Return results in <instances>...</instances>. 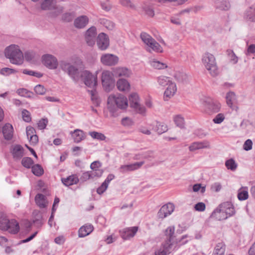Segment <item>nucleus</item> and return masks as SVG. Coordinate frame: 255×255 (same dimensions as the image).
<instances>
[{
  "mask_svg": "<svg viewBox=\"0 0 255 255\" xmlns=\"http://www.w3.org/2000/svg\"><path fill=\"white\" fill-rule=\"evenodd\" d=\"M128 105V100L124 95L109 96L107 101V107L109 111L112 114L113 116H116V111L118 109H125Z\"/></svg>",
  "mask_w": 255,
  "mask_h": 255,
  "instance_id": "f257e3e1",
  "label": "nucleus"
},
{
  "mask_svg": "<svg viewBox=\"0 0 255 255\" xmlns=\"http://www.w3.org/2000/svg\"><path fill=\"white\" fill-rule=\"evenodd\" d=\"M5 56L9 59L11 63L20 65L23 60V55L17 45H11L5 49Z\"/></svg>",
  "mask_w": 255,
  "mask_h": 255,
  "instance_id": "f03ea898",
  "label": "nucleus"
},
{
  "mask_svg": "<svg viewBox=\"0 0 255 255\" xmlns=\"http://www.w3.org/2000/svg\"><path fill=\"white\" fill-rule=\"evenodd\" d=\"M56 0H41L40 8L43 10H52L48 13V16L51 18H56L60 14L63 10L62 6H57Z\"/></svg>",
  "mask_w": 255,
  "mask_h": 255,
  "instance_id": "7ed1b4c3",
  "label": "nucleus"
},
{
  "mask_svg": "<svg viewBox=\"0 0 255 255\" xmlns=\"http://www.w3.org/2000/svg\"><path fill=\"white\" fill-rule=\"evenodd\" d=\"M202 61L210 74L215 77L219 74V69L214 56L210 53H205L202 58Z\"/></svg>",
  "mask_w": 255,
  "mask_h": 255,
  "instance_id": "20e7f679",
  "label": "nucleus"
},
{
  "mask_svg": "<svg viewBox=\"0 0 255 255\" xmlns=\"http://www.w3.org/2000/svg\"><path fill=\"white\" fill-rule=\"evenodd\" d=\"M158 83L161 86H168L164 94V101H168L174 95L177 90L176 84L172 83L168 77L164 76L158 78Z\"/></svg>",
  "mask_w": 255,
  "mask_h": 255,
  "instance_id": "39448f33",
  "label": "nucleus"
},
{
  "mask_svg": "<svg viewBox=\"0 0 255 255\" xmlns=\"http://www.w3.org/2000/svg\"><path fill=\"white\" fill-rule=\"evenodd\" d=\"M59 65L61 70L67 73L74 82L77 83L79 81L80 75L77 67L65 60L61 61Z\"/></svg>",
  "mask_w": 255,
  "mask_h": 255,
  "instance_id": "423d86ee",
  "label": "nucleus"
},
{
  "mask_svg": "<svg viewBox=\"0 0 255 255\" xmlns=\"http://www.w3.org/2000/svg\"><path fill=\"white\" fill-rule=\"evenodd\" d=\"M203 110L208 115L218 113L221 109L220 104L210 98H206L202 102Z\"/></svg>",
  "mask_w": 255,
  "mask_h": 255,
  "instance_id": "0eeeda50",
  "label": "nucleus"
},
{
  "mask_svg": "<svg viewBox=\"0 0 255 255\" xmlns=\"http://www.w3.org/2000/svg\"><path fill=\"white\" fill-rule=\"evenodd\" d=\"M113 73L109 71H105L102 73V82L103 86L107 92L110 91L115 86V81Z\"/></svg>",
  "mask_w": 255,
  "mask_h": 255,
  "instance_id": "6e6552de",
  "label": "nucleus"
},
{
  "mask_svg": "<svg viewBox=\"0 0 255 255\" xmlns=\"http://www.w3.org/2000/svg\"><path fill=\"white\" fill-rule=\"evenodd\" d=\"M140 38L142 41L153 51L161 52L162 48L151 36L145 32H141Z\"/></svg>",
  "mask_w": 255,
  "mask_h": 255,
  "instance_id": "1a4fd4ad",
  "label": "nucleus"
},
{
  "mask_svg": "<svg viewBox=\"0 0 255 255\" xmlns=\"http://www.w3.org/2000/svg\"><path fill=\"white\" fill-rule=\"evenodd\" d=\"M80 77L84 84L88 87L94 89L97 85V76L88 70L82 71Z\"/></svg>",
  "mask_w": 255,
  "mask_h": 255,
  "instance_id": "9d476101",
  "label": "nucleus"
},
{
  "mask_svg": "<svg viewBox=\"0 0 255 255\" xmlns=\"http://www.w3.org/2000/svg\"><path fill=\"white\" fill-rule=\"evenodd\" d=\"M43 64L50 69H56L58 65L56 58L51 54H45L42 57Z\"/></svg>",
  "mask_w": 255,
  "mask_h": 255,
  "instance_id": "9b49d317",
  "label": "nucleus"
},
{
  "mask_svg": "<svg viewBox=\"0 0 255 255\" xmlns=\"http://www.w3.org/2000/svg\"><path fill=\"white\" fill-rule=\"evenodd\" d=\"M175 209L174 205L170 202L163 205L157 213V216L159 219H164L170 215Z\"/></svg>",
  "mask_w": 255,
  "mask_h": 255,
  "instance_id": "f8f14e48",
  "label": "nucleus"
},
{
  "mask_svg": "<svg viewBox=\"0 0 255 255\" xmlns=\"http://www.w3.org/2000/svg\"><path fill=\"white\" fill-rule=\"evenodd\" d=\"M97 45L101 50H105L109 46L110 40L108 35L105 33H100L97 38Z\"/></svg>",
  "mask_w": 255,
  "mask_h": 255,
  "instance_id": "ddd939ff",
  "label": "nucleus"
},
{
  "mask_svg": "<svg viewBox=\"0 0 255 255\" xmlns=\"http://www.w3.org/2000/svg\"><path fill=\"white\" fill-rule=\"evenodd\" d=\"M118 61V57L112 54H105L101 57V62L104 65L114 66L116 65Z\"/></svg>",
  "mask_w": 255,
  "mask_h": 255,
  "instance_id": "4468645a",
  "label": "nucleus"
},
{
  "mask_svg": "<svg viewBox=\"0 0 255 255\" xmlns=\"http://www.w3.org/2000/svg\"><path fill=\"white\" fill-rule=\"evenodd\" d=\"M97 29L95 26L89 28L85 33V40L89 46H92L95 44Z\"/></svg>",
  "mask_w": 255,
  "mask_h": 255,
  "instance_id": "2eb2a0df",
  "label": "nucleus"
},
{
  "mask_svg": "<svg viewBox=\"0 0 255 255\" xmlns=\"http://www.w3.org/2000/svg\"><path fill=\"white\" fill-rule=\"evenodd\" d=\"M24 150L23 147L19 144H15L10 149V152L15 160H19L23 157Z\"/></svg>",
  "mask_w": 255,
  "mask_h": 255,
  "instance_id": "dca6fc26",
  "label": "nucleus"
},
{
  "mask_svg": "<svg viewBox=\"0 0 255 255\" xmlns=\"http://www.w3.org/2000/svg\"><path fill=\"white\" fill-rule=\"evenodd\" d=\"M138 230L137 227H132L124 229L121 232V236L124 240H128L134 236Z\"/></svg>",
  "mask_w": 255,
  "mask_h": 255,
  "instance_id": "f3484780",
  "label": "nucleus"
},
{
  "mask_svg": "<svg viewBox=\"0 0 255 255\" xmlns=\"http://www.w3.org/2000/svg\"><path fill=\"white\" fill-rule=\"evenodd\" d=\"M144 163V161H140L135 162L132 164L123 165L120 167V170L122 173L133 171L139 169Z\"/></svg>",
  "mask_w": 255,
  "mask_h": 255,
  "instance_id": "a211bd4d",
  "label": "nucleus"
},
{
  "mask_svg": "<svg viewBox=\"0 0 255 255\" xmlns=\"http://www.w3.org/2000/svg\"><path fill=\"white\" fill-rule=\"evenodd\" d=\"M212 218H214L217 220L221 221L226 220L228 218L224 212V209L221 208V205L216 208L210 216Z\"/></svg>",
  "mask_w": 255,
  "mask_h": 255,
  "instance_id": "6ab92c4d",
  "label": "nucleus"
},
{
  "mask_svg": "<svg viewBox=\"0 0 255 255\" xmlns=\"http://www.w3.org/2000/svg\"><path fill=\"white\" fill-rule=\"evenodd\" d=\"M113 75L115 77H128L131 74V71L125 67H117L113 70Z\"/></svg>",
  "mask_w": 255,
  "mask_h": 255,
  "instance_id": "aec40b11",
  "label": "nucleus"
},
{
  "mask_svg": "<svg viewBox=\"0 0 255 255\" xmlns=\"http://www.w3.org/2000/svg\"><path fill=\"white\" fill-rule=\"evenodd\" d=\"M244 17L251 22H255V3L252 4L245 10Z\"/></svg>",
  "mask_w": 255,
  "mask_h": 255,
  "instance_id": "412c9836",
  "label": "nucleus"
},
{
  "mask_svg": "<svg viewBox=\"0 0 255 255\" xmlns=\"http://www.w3.org/2000/svg\"><path fill=\"white\" fill-rule=\"evenodd\" d=\"M94 230V227L91 224H85L82 226L78 231L79 238H84L89 235Z\"/></svg>",
  "mask_w": 255,
  "mask_h": 255,
  "instance_id": "4be33fe9",
  "label": "nucleus"
},
{
  "mask_svg": "<svg viewBox=\"0 0 255 255\" xmlns=\"http://www.w3.org/2000/svg\"><path fill=\"white\" fill-rule=\"evenodd\" d=\"M88 22V17L86 15H82L75 19L74 24L77 28H83L87 25Z\"/></svg>",
  "mask_w": 255,
  "mask_h": 255,
  "instance_id": "5701e85b",
  "label": "nucleus"
},
{
  "mask_svg": "<svg viewBox=\"0 0 255 255\" xmlns=\"http://www.w3.org/2000/svg\"><path fill=\"white\" fill-rule=\"evenodd\" d=\"M221 208L224 209L225 213L228 217L235 214L236 211L234 207L230 202H226L221 204Z\"/></svg>",
  "mask_w": 255,
  "mask_h": 255,
  "instance_id": "b1692460",
  "label": "nucleus"
},
{
  "mask_svg": "<svg viewBox=\"0 0 255 255\" xmlns=\"http://www.w3.org/2000/svg\"><path fill=\"white\" fill-rule=\"evenodd\" d=\"M2 133L5 139H11L13 136V127L11 125L6 124L2 128Z\"/></svg>",
  "mask_w": 255,
  "mask_h": 255,
  "instance_id": "393cba45",
  "label": "nucleus"
},
{
  "mask_svg": "<svg viewBox=\"0 0 255 255\" xmlns=\"http://www.w3.org/2000/svg\"><path fill=\"white\" fill-rule=\"evenodd\" d=\"M214 5L217 9L222 10H228L230 4L227 0H214Z\"/></svg>",
  "mask_w": 255,
  "mask_h": 255,
  "instance_id": "a878e982",
  "label": "nucleus"
},
{
  "mask_svg": "<svg viewBox=\"0 0 255 255\" xmlns=\"http://www.w3.org/2000/svg\"><path fill=\"white\" fill-rule=\"evenodd\" d=\"M71 134L73 137L74 141L76 143H79L86 138L84 132L79 129L74 130L73 132H71Z\"/></svg>",
  "mask_w": 255,
  "mask_h": 255,
  "instance_id": "bb28decb",
  "label": "nucleus"
},
{
  "mask_svg": "<svg viewBox=\"0 0 255 255\" xmlns=\"http://www.w3.org/2000/svg\"><path fill=\"white\" fill-rule=\"evenodd\" d=\"M117 87L119 91L128 92L130 88V84L125 79H120L117 82Z\"/></svg>",
  "mask_w": 255,
  "mask_h": 255,
  "instance_id": "cd10ccee",
  "label": "nucleus"
},
{
  "mask_svg": "<svg viewBox=\"0 0 255 255\" xmlns=\"http://www.w3.org/2000/svg\"><path fill=\"white\" fill-rule=\"evenodd\" d=\"M61 181L64 185L69 186L77 184L79 181V179L76 175H72L66 178H62Z\"/></svg>",
  "mask_w": 255,
  "mask_h": 255,
  "instance_id": "c85d7f7f",
  "label": "nucleus"
},
{
  "mask_svg": "<svg viewBox=\"0 0 255 255\" xmlns=\"http://www.w3.org/2000/svg\"><path fill=\"white\" fill-rule=\"evenodd\" d=\"M8 229L7 230L11 234H17L19 230L18 223L15 220H9Z\"/></svg>",
  "mask_w": 255,
  "mask_h": 255,
  "instance_id": "c756f323",
  "label": "nucleus"
},
{
  "mask_svg": "<svg viewBox=\"0 0 255 255\" xmlns=\"http://www.w3.org/2000/svg\"><path fill=\"white\" fill-rule=\"evenodd\" d=\"M35 201L36 205L40 208H44L46 206L45 196L42 194H37L35 196Z\"/></svg>",
  "mask_w": 255,
  "mask_h": 255,
  "instance_id": "7c9ffc66",
  "label": "nucleus"
},
{
  "mask_svg": "<svg viewBox=\"0 0 255 255\" xmlns=\"http://www.w3.org/2000/svg\"><path fill=\"white\" fill-rule=\"evenodd\" d=\"M34 216L33 217V223L35 224L37 227H41L43 224L42 216L39 212L33 213Z\"/></svg>",
  "mask_w": 255,
  "mask_h": 255,
  "instance_id": "2f4dec72",
  "label": "nucleus"
},
{
  "mask_svg": "<svg viewBox=\"0 0 255 255\" xmlns=\"http://www.w3.org/2000/svg\"><path fill=\"white\" fill-rule=\"evenodd\" d=\"M225 249V245L223 243H219L216 245L213 254L215 255H224Z\"/></svg>",
  "mask_w": 255,
  "mask_h": 255,
  "instance_id": "473e14b6",
  "label": "nucleus"
},
{
  "mask_svg": "<svg viewBox=\"0 0 255 255\" xmlns=\"http://www.w3.org/2000/svg\"><path fill=\"white\" fill-rule=\"evenodd\" d=\"M153 128L159 134H161L168 130L166 125L158 122H156V126Z\"/></svg>",
  "mask_w": 255,
  "mask_h": 255,
  "instance_id": "72a5a7b5",
  "label": "nucleus"
},
{
  "mask_svg": "<svg viewBox=\"0 0 255 255\" xmlns=\"http://www.w3.org/2000/svg\"><path fill=\"white\" fill-rule=\"evenodd\" d=\"M138 100V96L136 93H133L131 94L129 96L130 106L131 108L138 106V104H139Z\"/></svg>",
  "mask_w": 255,
  "mask_h": 255,
  "instance_id": "f704fd0d",
  "label": "nucleus"
},
{
  "mask_svg": "<svg viewBox=\"0 0 255 255\" xmlns=\"http://www.w3.org/2000/svg\"><path fill=\"white\" fill-rule=\"evenodd\" d=\"M249 197L247 188L242 187L238 190V198L239 200L243 201L247 199Z\"/></svg>",
  "mask_w": 255,
  "mask_h": 255,
  "instance_id": "c9c22d12",
  "label": "nucleus"
},
{
  "mask_svg": "<svg viewBox=\"0 0 255 255\" xmlns=\"http://www.w3.org/2000/svg\"><path fill=\"white\" fill-rule=\"evenodd\" d=\"M89 134L94 139H96L100 141L105 140L106 136L102 133L97 131H90Z\"/></svg>",
  "mask_w": 255,
  "mask_h": 255,
  "instance_id": "e433bc0d",
  "label": "nucleus"
},
{
  "mask_svg": "<svg viewBox=\"0 0 255 255\" xmlns=\"http://www.w3.org/2000/svg\"><path fill=\"white\" fill-rule=\"evenodd\" d=\"M32 173L37 176H40L43 174L44 171L41 165L35 164L31 167Z\"/></svg>",
  "mask_w": 255,
  "mask_h": 255,
  "instance_id": "4c0bfd02",
  "label": "nucleus"
},
{
  "mask_svg": "<svg viewBox=\"0 0 255 255\" xmlns=\"http://www.w3.org/2000/svg\"><path fill=\"white\" fill-rule=\"evenodd\" d=\"M226 98L227 105L232 108L233 102L236 99V94L234 92H230L227 94Z\"/></svg>",
  "mask_w": 255,
  "mask_h": 255,
  "instance_id": "58836bf2",
  "label": "nucleus"
},
{
  "mask_svg": "<svg viewBox=\"0 0 255 255\" xmlns=\"http://www.w3.org/2000/svg\"><path fill=\"white\" fill-rule=\"evenodd\" d=\"M16 93L21 96L27 98H31L33 95V93L32 92H30L24 88L18 89L17 90Z\"/></svg>",
  "mask_w": 255,
  "mask_h": 255,
  "instance_id": "ea45409f",
  "label": "nucleus"
},
{
  "mask_svg": "<svg viewBox=\"0 0 255 255\" xmlns=\"http://www.w3.org/2000/svg\"><path fill=\"white\" fill-rule=\"evenodd\" d=\"M225 165L228 169L235 171L237 167V164L233 158L229 159L225 162Z\"/></svg>",
  "mask_w": 255,
  "mask_h": 255,
  "instance_id": "a19ab883",
  "label": "nucleus"
},
{
  "mask_svg": "<svg viewBox=\"0 0 255 255\" xmlns=\"http://www.w3.org/2000/svg\"><path fill=\"white\" fill-rule=\"evenodd\" d=\"M175 228L174 226L168 227L165 231V235L167 237V239L173 240L174 236Z\"/></svg>",
  "mask_w": 255,
  "mask_h": 255,
  "instance_id": "79ce46f5",
  "label": "nucleus"
},
{
  "mask_svg": "<svg viewBox=\"0 0 255 255\" xmlns=\"http://www.w3.org/2000/svg\"><path fill=\"white\" fill-rule=\"evenodd\" d=\"M75 16V13L74 12H66L62 15V19L65 22H71Z\"/></svg>",
  "mask_w": 255,
  "mask_h": 255,
  "instance_id": "37998d69",
  "label": "nucleus"
},
{
  "mask_svg": "<svg viewBox=\"0 0 255 255\" xmlns=\"http://www.w3.org/2000/svg\"><path fill=\"white\" fill-rule=\"evenodd\" d=\"M34 162L31 158L25 157L22 158L21 160L22 165L25 168H30L33 164Z\"/></svg>",
  "mask_w": 255,
  "mask_h": 255,
  "instance_id": "c03bdc74",
  "label": "nucleus"
},
{
  "mask_svg": "<svg viewBox=\"0 0 255 255\" xmlns=\"http://www.w3.org/2000/svg\"><path fill=\"white\" fill-rule=\"evenodd\" d=\"M209 146L208 143L203 142H192V151L203 148H206Z\"/></svg>",
  "mask_w": 255,
  "mask_h": 255,
  "instance_id": "a18cd8bd",
  "label": "nucleus"
},
{
  "mask_svg": "<svg viewBox=\"0 0 255 255\" xmlns=\"http://www.w3.org/2000/svg\"><path fill=\"white\" fill-rule=\"evenodd\" d=\"M174 77L177 81L182 83L186 82L187 80V75L183 72H177Z\"/></svg>",
  "mask_w": 255,
  "mask_h": 255,
  "instance_id": "49530a36",
  "label": "nucleus"
},
{
  "mask_svg": "<svg viewBox=\"0 0 255 255\" xmlns=\"http://www.w3.org/2000/svg\"><path fill=\"white\" fill-rule=\"evenodd\" d=\"M9 220L6 218H0V229L1 230H5L8 229V224Z\"/></svg>",
  "mask_w": 255,
  "mask_h": 255,
  "instance_id": "de8ad7c7",
  "label": "nucleus"
},
{
  "mask_svg": "<svg viewBox=\"0 0 255 255\" xmlns=\"http://www.w3.org/2000/svg\"><path fill=\"white\" fill-rule=\"evenodd\" d=\"M174 121L177 127L180 128H183L184 127V119L181 116H176L174 118Z\"/></svg>",
  "mask_w": 255,
  "mask_h": 255,
  "instance_id": "09e8293b",
  "label": "nucleus"
},
{
  "mask_svg": "<svg viewBox=\"0 0 255 255\" xmlns=\"http://www.w3.org/2000/svg\"><path fill=\"white\" fill-rule=\"evenodd\" d=\"M151 65L153 67L157 69H163L167 67V66L165 64L155 60L152 61L151 63Z\"/></svg>",
  "mask_w": 255,
  "mask_h": 255,
  "instance_id": "8fccbe9b",
  "label": "nucleus"
},
{
  "mask_svg": "<svg viewBox=\"0 0 255 255\" xmlns=\"http://www.w3.org/2000/svg\"><path fill=\"white\" fill-rule=\"evenodd\" d=\"M23 73L24 74L33 76L37 78H41L42 77L43 74L40 72H35L32 70H29L27 69H24L23 70Z\"/></svg>",
  "mask_w": 255,
  "mask_h": 255,
  "instance_id": "3c124183",
  "label": "nucleus"
},
{
  "mask_svg": "<svg viewBox=\"0 0 255 255\" xmlns=\"http://www.w3.org/2000/svg\"><path fill=\"white\" fill-rule=\"evenodd\" d=\"M101 23L109 30H112L115 27V24L113 22L106 19H101Z\"/></svg>",
  "mask_w": 255,
  "mask_h": 255,
  "instance_id": "603ef678",
  "label": "nucleus"
},
{
  "mask_svg": "<svg viewBox=\"0 0 255 255\" xmlns=\"http://www.w3.org/2000/svg\"><path fill=\"white\" fill-rule=\"evenodd\" d=\"M22 116L23 121L27 123L30 122L31 120L30 113L25 109L22 110Z\"/></svg>",
  "mask_w": 255,
  "mask_h": 255,
  "instance_id": "864d4df0",
  "label": "nucleus"
},
{
  "mask_svg": "<svg viewBox=\"0 0 255 255\" xmlns=\"http://www.w3.org/2000/svg\"><path fill=\"white\" fill-rule=\"evenodd\" d=\"M35 92L38 95H44L46 92V89L43 86L37 85L34 87Z\"/></svg>",
  "mask_w": 255,
  "mask_h": 255,
  "instance_id": "5fc2aeb1",
  "label": "nucleus"
},
{
  "mask_svg": "<svg viewBox=\"0 0 255 255\" xmlns=\"http://www.w3.org/2000/svg\"><path fill=\"white\" fill-rule=\"evenodd\" d=\"M143 8L147 15L151 17L154 16V12L151 6L145 5L143 7Z\"/></svg>",
  "mask_w": 255,
  "mask_h": 255,
  "instance_id": "6e6d98bb",
  "label": "nucleus"
},
{
  "mask_svg": "<svg viewBox=\"0 0 255 255\" xmlns=\"http://www.w3.org/2000/svg\"><path fill=\"white\" fill-rule=\"evenodd\" d=\"M15 72V70L9 68H3L0 71V74L4 76H8Z\"/></svg>",
  "mask_w": 255,
  "mask_h": 255,
  "instance_id": "4d7b16f0",
  "label": "nucleus"
},
{
  "mask_svg": "<svg viewBox=\"0 0 255 255\" xmlns=\"http://www.w3.org/2000/svg\"><path fill=\"white\" fill-rule=\"evenodd\" d=\"M200 190V192L203 194L205 192V186H202L201 184H195L192 186V191L198 192Z\"/></svg>",
  "mask_w": 255,
  "mask_h": 255,
  "instance_id": "13d9d810",
  "label": "nucleus"
},
{
  "mask_svg": "<svg viewBox=\"0 0 255 255\" xmlns=\"http://www.w3.org/2000/svg\"><path fill=\"white\" fill-rule=\"evenodd\" d=\"M194 208L196 211L203 212L206 209V205L203 202H199L194 205Z\"/></svg>",
  "mask_w": 255,
  "mask_h": 255,
  "instance_id": "bf43d9fd",
  "label": "nucleus"
},
{
  "mask_svg": "<svg viewBox=\"0 0 255 255\" xmlns=\"http://www.w3.org/2000/svg\"><path fill=\"white\" fill-rule=\"evenodd\" d=\"M120 3L124 6L128 7L132 9H135V6L130 0H120Z\"/></svg>",
  "mask_w": 255,
  "mask_h": 255,
  "instance_id": "052dcab7",
  "label": "nucleus"
},
{
  "mask_svg": "<svg viewBox=\"0 0 255 255\" xmlns=\"http://www.w3.org/2000/svg\"><path fill=\"white\" fill-rule=\"evenodd\" d=\"M172 240L167 239L164 243L162 244V248L163 249H167L168 250V253H170V250L172 248V244L171 243V241Z\"/></svg>",
  "mask_w": 255,
  "mask_h": 255,
  "instance_id": "680f3d73",
  "label": "nucleus"
},
{
  "mask_svg": "<svg viewBox=\"0 0 255 255\" xmlns=\"http://www.w3.org/2000/svg\"><path fill=\"white\" fill-rule=\"evenodd\" d=\"M225 119L224 116L223 114H218L215 118L213 120V121L215 124H220Z\"/></svg>",
  "mask_w": 255,
  "mask_h": 255,
  "instance_id": "e2e57ef3",
  "label": "nucleus"
},
{
  "mask_svg": "<svg viewBox=\"0 0 255 255\" xmlns=\"http://www.w3.org/2000/svg\"><path fill=\"white\" fill-rule=\"evenodd\" d=\"M253 142L251 139H247L243 145V148L246 151H249L252 148Z\"/></svg>",
  "mask_w": 255,
  "mask_h": 255,
  "instance_id": "0e129e2a",
  "label": "nucleus"
},
{
  "mask_svg": "<svg viewBox=\"0 0 255 255\" xmlns=\"http://www.w3.org/2000/svg\"><path fill=\"white\" fill-rule=\"evenodd\" d=\"M48 124V120L47 119H42L38 123V127L40 129H43L45 128Z\"/></svg>",
  "mask_w": 255,
  "mask_h": 255,
  "instance_id": "69168bd1",
  "label": "nucleus"
},
{
  "mask_svg": "<svg viewBox=\"0 0 255 255\" xmlns=\"http://www.w3.org/2000/svg\"><path fill=\"white\" fill-rule=\"evenodd\" d=\"M222 189V185L219 182H215L211 186V189L216 192H219Z\"/></svg>",
  "mask_w": 255,
  "mask_h": 255,
  "instance_id": "338daca9",
  "label": "nucleus"
},
{
  "mask_svg": "<svg viewBox=\"0 0 255 255\" xmlns=\"http://www.w3.org/2000/svg\"><path fill=\"white\" fill-rule=\"evenodd\" d=\"M226 52L229 57L231 55L234 56V59H232V62L233 64H236L238 62V57L235 55L234 51L232 50L228 49Z\"/></svg>",
  "mask_w": 255,
  "mask_h": 255,
  "instance_id": "774afa93",
  "label": "nucleus"
}]
</instances>
